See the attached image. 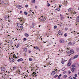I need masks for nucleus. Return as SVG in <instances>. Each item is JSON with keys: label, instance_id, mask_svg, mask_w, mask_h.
Wrapping results in <instances>:
<instances>
[{"label": "nucleus", "instance_id": "nucleus-34", "mask_svg": "<svg viewBox=\"0 0 79 79\" xmlns=\"http://www.w3.org/2000/svg\"><path fill=\"white\" fill-rule=\"evenodd\" d=\"M59 34L60 35H62V33L60 32L59 33Z\"/></svg>", "mask_w": 79, "mask_h": 79}, {"label": "nucleus", "instance_id": "nucleus-22", "mask_svg": "<svg viewBox=\"0 0 79 79\" xmlns=\"http://www.w3.org/2000/svg\"><path fill=\"white\" fill-rule=\"evenodd\" d=\"M66 77H67V75H65L64 76V78H66Z\"/></svg>", "mask_w": 79, "mask_h": 79}, {"label": "nucleus", "instance_id": "nucleus-27", "mask_svg": "<svg viewBox=\"0 0 79 79\" xmlns=\"http://www.w3.org/2000/svg\"><path fill=\"white\" fill-rule=\"evenodd\" d=\"M4 18H5V19H7L8 18V17H7V16H5L4 17Z\"/></svg>", "mask_w": 79, "mask_h": 79}, {"label": "nucleus", "instance_id": "nucleus-58", "mask_svg": "<svg viewBox=\"0 0 79 79\" xmlns=\"http://www.w3.org/2000/svg\"><path fill=\"white\" fill-rule=\"evenodd\" d=\"M60 24V25H61V26H62V25H63V24H62V23H61Z\"/></svg>", "mask_w": 79, "mask_h": 79}, {"label": "nucleus", "instance_id": "nucleus-14", "mask_svg": "<svg viewBox=\"0 0 79 79\" xmlns=\"http://www.w3.org/2000/svg\"><path fill=\"white\" fill-rule=\"evenodd\" d=\"M71 65V63H70V62H69L67 64V65L68 66H70Z\"/></svg>", "mask_w": 79, "mask_h": 79}, {"label": "nucleus", "instance_id": "nucleus-47", "mask_svg": "<svg viewBox=\"0 0 79 79\" xmlns=\"http://www.w3.org/2000/svg\"><path fill=\"white\" fill-rule=\"evenodd\" d=\"M71 59H72V60H74V57H72V58H71Z\"/></svg>", "mask_w": 79, "mask_h": 79}, {"label": "nucleus", "instance_id": "nucleus-53", "mask_svg": "<svg viewBox=\"0 0 79 79\" xmlns=\"http://www.w3.org/2000/svg\"><path fill=\"white\" fill-rule=\"evenodd\" d=\"M71 60H72V59H71V58L69 59V61H71Z\"/></svg>", "mask_w": 79, "mask_h": 79}, {"label": "nucleus", "instance_id": "nucleus-12", "mask_svg": "<svg viewBox=\"0 0 79 79\" xmlns=\"http://www.w3.org/2000/svg\"><path fill=\"white\" fill-rule=\"evenodd\" d=\"M71 42H69L68 44V45H71Z\"/></svg>", "mask_w": 79, "mask_h": 79}, {"label": "nucleus", "instance_id": "nucleus-9", "mask_svg": "<svg viewBox=\"0 0 79 79\" xmlns=\"http://www.w3.org/2000/svg\"><path fill=\"white\" fill-rule=\"evenodd\" d=\"M5 71V68H3L1 69V71Z\"/></svg>", "mask_w": 79, "mask_h": 79}, {"label": "nucleus", "instance_id": "nucleus-51", "mask_svg": "<svg viewBox=\"0 0 79 79\" xmlns=\"http://www.w3.org/2000/svg\"><path fill=\"white\" fill-rule=\"evenodd\" d=\"M32 26H34V23H33L32 24Z\"/></svg>", "mask_w": 79, "mask_h": 79}, {"label": "nucleus", "instance_id": "nucleus-23", "mask_svg": "<svg viewBox=\"0 0 79 79\" xmlns=\"http://www.w3.org/2000/svg\"><path fill=\"white\" fill-rule=\"evenodd\" d=\"M31 2L32 3H35V0H32Z\"/></svg>", "mask_w": 79, "mask_h": 79}, {"label": "nucleus", "instance_id": "nucleus-36", "mask_svg": "<svg viewBox=\"0 0 79 79\" xmlns=\"http://www.w3.org/2000/svg\"><path fill=\"white\" fill-rule=\"evenodd\" d=\"M29 61H32V58H30L29 59Z\"/></svg>", "mask_w": 79, "mask_h": 79}, {"label": "nucleus", "instance_id": "nucleus-61", "mask_svg": "<svg viewBox=\"0 0 79 79\" xmlns=\"http://www.w3.org/2000/svg\"><path fill=\"white\" fill-rule=\"evenodd\" d=\"M45 67H46V65H44V67L45 68Z\"/></svg>", "mask_w": 79, "mask_h": 79}, {"label": "nucleus", "instance_id": "nucleus-57", "mask_svg": "<svg viewBox=\"0 0 79 79\" xmlns=\"http://www.w3.org/2000/svg\"><path fill=\"white\" fill-rule=\"evenodd\" d=\"M59 6V7H60V8H61V6L60 5Z\"/></svg>", "mask_w": 79, "mask_h": 79}, {"label": "nucleus", "instance_id": "nucleus-48", "mask_svg": "<svg viewBox=\"0 0 79 79\" xmlns=\"http://www.w3.org/2000/svg\"><path fill=\"white\" fill-rule=\"evenodd\" d=\"M73 78L74 79H76V77H73Z\"/></svg>", "mask_w": 79, "mask_h": 79}, {"label": "nucleus", "instance_id": "nucleus-62", "mask_svg": "<svg viewBox=\"0 0 79 79\" xmlns=\"http://www.w3.org/2000/svg\"><path fill=\"white\" fill-rule=\"evenodd\" d=\"M15 40H18V39H15Z\"/></svg>", "mask_w": 79, "mask_h": 79}, {"label": "nucleus", "instance_id": "nucleus-55", "mask_svg": "<svg viewBox=\"0 0 79 79\" xmlns=\"http://www.w3.org/2000/svg\"><path fill=\"white\" fill-rule=\"evenodd\" d=\"M20 13H23V11H20Z\"/></svg>", "mask_w": 79, "mask_h": 79}, {"label": "nucleus", "instance_id": "nucleus-21", "mask_svg": "<svg viewBox=\"0 0 79 79\" xmlns=\"http://www.w3.org/2000/svg\"><path fill=\"white\" fill-rule=\"evenodd\" d=\"M58 75L57 74H56V75L54 76V78H56V77H58Z\"/></svg>", "mask_w": 79, "mask_h": 79}, {"label": "nucleus", "instance_id": "nucleus-33", "mask_svg": "<svg viewBox=\"0 0 79 79\" xmlns=\"http://www.w3.org/2000/svg\"><path fill=\"white\" fill-rule=\"evenodd\" d=\"M75 77H77V74H75Z\"/></svg>", "mask_w": 79, "mask_h": 79}, {"label": "nucleus", "instance_id": "nucleus-18", "mask_svg": "<svg viewBox=\"0 0 79 79\" xmlns=\"http://www.w3.org/2000/svg\"><path fill=\"white\" fill-rule=\"evenodd\" d=\"M17 26H18V27H21V25H20V24H19L17 25Z\"/></svg>", "mask_w": 79, "mask_h": 79}, {"label": "nucleus", "instance_id": "nucleus-41", "mask_svg": "<svg viewBox=\"0 0 79 79\" xmlns=\"http://www.w3.org/2000/svg\"><path fill=\"white\" fill-rule=\"evenodd\" d=\"M23 40L24 41H25V40H26V38H24L23 39Z\"/></svg>", "mask_w": 79, "mask_h": 79}, {"label": "nucleus", "instance_id": "nucleus-7", "mask_svg": "<svg viewBox=\"0 0 79 79\" xmlns=\"http://www.w3.org/2000/svg\"><path fill=\"white\" fill-rule=\"evenodd\" d=\"M60 43H61L62 44H63L64 43V41L63 40H60Z\"/></svg>", "mask_w": 79, "mask_h": 79}, {"label": "nucleus", "instance_id": "nucleus-20", "mask_svg": "<svg viewBox=\"0 0 79 79\" xmlns=\"http://www.w3.org/2000/svg\"><path fill=\"white\" fill-rule=\"evenodd\" d=\"M34 48L35 49H36V50H38V49H39V48H38V47L37 46H36L35 47H34Z\"/></svg>", "mask_w": 79, "mask_h": 79}, {"label": "nucleus", "instance_id": "nucleus-6", "mask_svg": "<svg viewBox=\"0 0 79 79\" xmlns=\"http://www.w3.org/2000/svg\"><path fill=\"white\" fill-rule=\"evenodd\" d=\"M23 59L22 58H20V59H19L18 60H17V61H18V62H19V61H23Z\"/></svg>", "mask_w": 79, "mask_h": 79}, {"label": "nucleus", "instance_id": "nucleus-10", "mask_svg": "<svg viewBox=\"0 0 79 79\" xmlns=\"http://www.w3.org/2000/svg\"><path fill=\"white\" fill-rule=\"evenodd\" d=\"M65 60H63V59H62V61L61 62V63H62V64H64V61Z\"/></svg>", "mask_w": 79, "mask_h": 79}, {"label": "nucleus", "instance_id": "nucleus-44", "mask_svg": "<svg viewBox=\"0 0 79 79\" xmlns=\"http://www.w3.org/2000/svg\"><path fill=\"white\" fill-rule=\"evenodd\" d=\"M20 27V28H21V29H23V26H21Z\"/></svg>", "mask_w": 79, "mask_h": 79}, {"label": "nucleus", "instance_id": "nucleus-60", "mask_svg": "<svg viewBox=\"0 0 79 79\" xmlns=\"http://www.w3.org/2000/svg\"><path fill=\"white\" fill-rule=\"evenodd\" d=\"M27 73H28V72H29V71L27 70Z\"/></svg>", "mask_w": 79, "mask_h": 79}, {"label": "nucleus", "instance_id": "nucleus-46", "mask_svg": "<svg viewBox=\"0 0 79 79\" xmlns=\"http://www.w3.org/2000/svg\"><path fill=\"white\" fill-rule=\"evenodd\" d=\"M48 6H50V4L48 3V5H47Z\"/></svg>", "mask_w": 79, "mask_h": 79}, {"label": "nucleus", "instance_id": "nucleus-50", "mask_svg": "<svg viewBox=\"0 0 79 79\" xmlns=\"http://www.w3.org/2000/svg\"><path fill=\"white\" fill-rule=\"evenodd\" d=\"M65 3V4H67V3H68V2L67 1H66V2Z\"/></svg>", "mask_w": 79, "mask_h": 79}, {"label": "nucleus", "instance_id": "nucleus-11", "mask_svg": "<svg viewBox=\"0 0 79 79\" xmlns=\"http://www.w3.org/2000/svg\"><path fill=\"white\" fill-rule=\"evenodd\" d=\"M24 35L26 37H28L29 36V34H27V33L25 34Z\"/></svg>", "mask_w": 79, "mask_h": 79}, {"label": "nucleus", "instance_id": "nucleus-45", "mask_svg": "<svg viewBox=\"0 0 79 79\" xmlns=\"http://www.w3.org/2000/svg\"><path fill=\"white\" fill-rule=\"evenodd\" d=\"M68 28H65V31H67V30H68Z\"/></svg>", "mask_w": 79, "mask_h": 79}, {"label": "nucleus", "instance_id": "nucleus-35", "mask_svg": "<svg viewBox=\"0 0 79 79\" xmlns=\"http://www.w3.org/2000/svg\"><path fill=\"white\" fill-rule=\"evenodd\" d=\"M33 74H34L35 75V74H36V73H35V72H34L33 73H32Z\"/></svg>", "mask_w": 79, "mask_h": 79}, {"label": "nucleus", "instance_id": "nucleus-29", "mask_svg": "<svg viewBox=\"0 0 79 79\" xmlns=\"http://www.w3.org/2000/svg\"><path fill=\"white\" fill-rule=\"evenodd\" d=\"M64 36H65V37H67V33H65L64 34Z\"/></svg>", "mask_w": 79, "mask_h": 79}, {"label": "nucleus", "instance_id": "nucleus-63", "mask_svg": "<svg viewBox=\"0 0 79 79\" xmlns=\"http://www.w3.org/2000/svg\"><path fill=\"white\" fill-rule=\"evenodd\" d=\"M78 74L79 75V72L78 73Z\"/></svg>", "mask_w": 79, "mask_h": 79}, {"label": "nucleus", "instance_id": "nucleus-37", "mask_svg": "<svg viewBox=\"0 0 79 79\" xmlns=\"http://www.w3.org/2000/svg\"><path fill=\"white\" fill-rule=\"evenodd\" d=\"M68 72L69 74H70V73H71V71L70 70H69Z\"/></svg>", "mask_w": 79, "mask_h": 79}, {"label": "nucleus", "instance_id": "nucleus-5", "mask_svg": "<svg viewBox=\"0 0 79 79\" xmlns=\"http://www.w3.org/2000/svg\"><path fill=\"white\" fill-rule=\"evenodd\" d=\"M55 74H56V72L55 71H53L51 73V75L53 76Z\"/></svg>", "mask_w": 79, "mask_h": 79}, {"label": "nucleus", "instance_id": "nucleus-39", "mask_svg": "<svg viewBox=\"0 0 79 79\" xmlns=\"http://www.w3.org/2000/svg\"><path fill=\"white\" fill-rule=\"evenodd\" d=\"M56 27H57V26H54V29L56 28Z\"/></svg>", "mask_w": 79, "mask_h": 79}, {"label": "nucleus", "instance_id": "nucleus-4", "mask_svg": "<svg viewBox=\"0 0 79 79\" xmlns=\"http://www.w3.org/2000/svg\"><path fill=\"white\" fill-rule=\"evenodd\" d=\"M76 70L75 68H72V69H71V71H72V72H74V71Z\"/></svg>", "mask_w": 79, "mask_h": 79}, {"label": "nucleus", "instance_id": "nucleus-3", "mask_svg": "<svg viewBox=\"0 0 79 79\" xmlns=\"http://www.w3.org/2000/svg\"><path fill=\"white\" fill-rule=\"evenodd\" d=\"M10 61L11 63H12V62H14V61H15V60L13 58H11L10 59Z\"/></svg>", "mask_w": 79, "mask_h": 79}, {"label": "nucleus", "instance_id": "nucleus-30", "mask_svg": "<svg viewBox=\"0 0 79 79\" xmlns=\"http://www.w3.org/2000/svg\"><path fill=\"white\" fill-rule=\"evenodd\" d=\"M19 47V44H18L17 46H16V48H18Z\"/></svg>", "mask_w": 79, "mask_h": 79}, {"label": "nucleus", "instance_id": "nucleus-49", "mask_svg": "<svg viewBox=\"0 0 79 79\" xmlns=\"http://www.w3.org/2000/svg\"><path fill=\"white\" fill-rule=\"evenodd\" d=\"M19 72H20V70H18V71L17 72V73H19Z\"/></svg>", "mask_w": 79, "mask_h": 79}, {"label": "nucleus", "instance_id": "nucleus-17", "mask_svg": "<svg viewBox=\"0 0 79 79\" xmlns=\"http://www.w3.org/2000/svg\"><path fill=\"white\" fill-rule=\"evenodd\" d=\"M72 68H75V67H76V65H73L72 66Z\"/></svg>", "mask_w": 79, "mask_h": 79}, {"label": "nucleus", "instance_id": "nucleus-40", "mask_svg": "<svg viewBox=\"0 0 79 79\" xmlns=\"http://www.w3.org/2000/svg\"><path fill=\"white\" fill-rule=\"evenodd\" d=\"M25 7L26 8H27V7H28V5H25Z\"/></svg>", "mask_w": 79, "mask_h": 79}, {"label": "nucleus", "instance_id": "nucleus-32", "mask_svg": "<svg viewBox=\"0 0 79 79\" xmlns=\"http://www.w3.org/2000/svg\"><path fill=\"white\" fill-rule=\"evenodd\" d=\"M10 44H13V41H11L10 42Z\"/></svg>", "mask_w": 79, "mask_h": 79}, {"label": "nucleus", "instance_id": "nucleus-1", "mask_svg": "<svg viewBox=\"0 0 79 79\" xmlns=\"http://www.w3.org/2000/svg\"><path fill=\"white\" fill-rule=\"evenodd\" d=\"M67 53H74V52L73 50V49H72L70 50V51H69L67 52Z\"/></svg>", "mask_w": 79, "mask_h": 79}, {"label": "nucleus", "instance_id": "nucleus-56", "mask_svg": "<svg viewBox=\"0 0 79 79\" xmlns=\"http://www.w3.org/2000/svg\"><path fill=\"white\" fill-rule=\"evenodd\" d=\"M31 53V51H29V53Z\"/></svg>", "mask_w": 79, "mask_h": 79}, {"label": "nucleus", "instance_id": "nucleus-26", "mask_svg": "<svg viewBox=\"0 0 79 79\" xmlns=\"http://www.w3.org/2000/svg\"><path fill=\"white\" fill-rule=\"evenodd\" d=\"M56 10H57V11H60V8H58L56 9Z\"/></svg>", "mask_w": 79, "mask_h": 79}, {"label": "nucleus", "instance_id": "nucleus-52", "mask_svg": "<svg viewBox=\"0 0 79 79\" xmlns=\"http://www.w3.org/2000/svg\"><path fill=\"white\" fill-rule=\"evenodd\" d=\"M35 8H36V9L37 8V6H35Z\"/></svg>", "mask_w": 79, "mask_h": 79}, {"label": "nucleus", "instance_id": "nucleus-38", "mask_svg": "<svg viewBox=\"0 0 79 79\" xmlns=\"http://www.w3.org/2000/svg\"><path fill=\"white\" fill-rule=\"evenodd\" d=\"M33 27H34V26H33V25H31L30 27V28H32Z\"/></svg>", "mask_w": 79, "mask_h": 79}, {"label": "nucleus", "instance_id": "nucleus-31", "mask_svg": "<svg viewBox=\"0 0 79 79\" xmlns=\"http://www.w3.org/2000/svg\"><path fill=\"white\" fill-rule=\"evenodd\" d=\"M16 66L14 67H13V69L14 70H15V69H16Z\"/></svg>", "mask_w": 79, "mask_h": 79}, {"label": "nucleus", "instance_id": "nucleus-25", "mask_svg": "<svg viewBox=\"0 0 79 79\" xmlns=\"http://www.w3.org/2000/svg\"><path fill=\"white\" fill-rule=\"evenodd\" d=\"M65 69H66V68H65V67H64V68H63L62 69V71H64V70H65Z\"/></svg>", "mask_w": 79, "mask_h": 79}, {"label": "nucleus", "instance_id": "nucleus-8", "mask_svg": "<svg viewBox=\"0 0 79 79\" xmlns=\"http://www.w3.org/2000/svg\"><path fill=\"white\" fill-rule=\"evenodd\" d=\"M78 55H76L75 56H74V59H76V58H77L78 57Z\"/></svg>", "mask_w": 79, "mask_h": 79}, {"label": "nucleus", "instance_id": "nucleus-2", "mask_svg": "<svg viewBox=\"0 0 79 79\" xmlns=\"http://www.w3.org/2000/svg\"><path fill=\"white\" fill-rule=\"evenodd\" d=\"M17 8H18L19 9H21L23 7H22V6H21V5H18L17 6Z\"/></svg>", "mask_w": 79, "mask_h": 79}, {"label": "nucleus", "instance_id": "nucleus-64", "mask_svg": "<svg viewBox=\"0 0 79 79\" xmlns=\"http://www.w3.org/2000/svg\"><path fill=\"white\" fill-rule=\"evenodd\" d=\"M70 19H72V18L71 17H70Z\"/></svg>", "mask_w": 79, "mask_h": 79}, {"label": "nucleus", "instance_id": "nucleus-15", "mask_svg": "<svg viewBox=\"0 0 79 79\" xmlns=\"http://www.w3.org/2000/svg\"><path fill=\"white\" fill-rule=\"evenodd\" d=\"M24 13L26 15H27V12L24 11Z\"/></svg>", "mask_w": 79, "mask_h": 79}, {"label": "nucleus", "instance_id": "nucleus-13", "mask_svg": "<svg viewBox=\"0 0 79 79\" xmlns=\"http://www.w3.org/2000/svg\"><path fill=\"white\" fill-rule=\"evenodd\" d=\"M77 22H79V16L77 17Z\"/></svg>", "mask_w": 79, "mask_h": 79}, {"label": "nucleus", "instance_id": "nucleus-59", "mask_svg": "<svg viewBox=\"0 0 79 79\" xmlns=\"http://www.w3.org/2000/svg\"><path fill=\"white\" fill-rule=\"evenodd\" d=\"M63 73H64V74H65V72H63Z\"/></svg>", "mask_w": 79, "mask_h": 79}, {"label": "nucleus", "instance_id": "nucleus-42", "mask_svg": "<svg viewBox=\"0 0 79 79\" xmlns=\"http://www.w3.org/2000/svg\"><path fill=\"white\" fill-rule=\"evenodd\" d=\"M24 50H25L24 51H25V52H27V48H25V49Z\"/></svg>", "mask_w": 79, "mask_h": 79}, {"label": "nucleus", "instance_id": "nucleus-54", "mask_svg": "<svg viewBox=\"0 0 79 79\" xmlns=\"http://www.w3.org/2000/svg\"><path fill=\"white\" fill-rule=\"evenodd\" d=\"M15 58H17V57H16V56H15Z\"/></svg>", "mask_w": 79, "mask_h": 79}, {"label": "nucleus", "instance_id": "nucleus-28", "mask_svg": "<svg viewBox=\"0 0 79 79\" xmlns=\"http://www.w3.org/2000/svg\"><path fill=\"white\" fill-rule=\"evenodd\" d=\"M61 76H62L61 74H60V75H59L58 77V78H60V77H61Z\"/></svg>", "mask_w": 79, "mask_h": 79}, {"label": "nucleus", "instance_id": "nucleus-16", "mask_svg": "<svg viewBox=\"0 0 79 79\" xmlns=\"http://www.w3.org/2000/svg\"><path fill=\"white\" fill-rule=\"evenodd\" d=\"M71 11H72V9H69L68 10V11L69 12H71Z\"/></svg>", "mask_w": 79, "mask_h": 79}, {"label": "nucleus", "instance_id": "nucleus-19", "mask_svg": "<svg viewBox=\"0 0 79 79\" xmlns=\"http://www.w3.org/2000/svg\"><path fill=\"white\" fill-rule=\"evenodd\" d=\"M4 2V0H1V3H3Z\"/></svg>", "mask_w": 79, "mask_h": 79}, {"label": "nucleus", "instance_id": "nucleus-43", "mask_svg": "<svg viewBox=\"0 0 79 79\" xmlns=\"http://www.w3.org/2000/svg\"><path fill=\"white\" fill-rule=\"evenodd\" d=\"M68 55L69 56H70V55H71V53H68Z\"/></svg>", "mask_w": 79, "mask_h": 79}, {"label": "nucleus", "instance_id": "nucleus-24", "mask_svg": "<svg viewBox=\"0 0 79 79\" xmlns=\"http://www.w3.org/2000/svg\"><path fill=\"white\" fill-rule=\"evenodd\" d=\"M45 21V19H42L41 20V21Z\"/></svg>", "mask_w": 79, "mask_h": 79}]
</instances>
